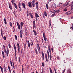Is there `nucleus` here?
Segmentation results:
<instances>
[{
  "label": "nucleus",
  "instance_id": "obj_52",
  "mask_svg": "<svg viewBox=\"0 0 73 73\" xmlns=\"http://www.w3.org/2000/svg\"><path fill=\"white\" fill-rule=\"evenodd\" d=\"M50 57V56L49 55V54H48V59H49V58Z\"/></svg>",
  "mask_w": 73,
  "mask_h": 73
},
{
  "label": "nucleus",
  "instance_id": "obj_6",
  "mask_svg": "<svg viewBox=\"0 0 73 73\" xmlns=\"http://www.w3.org/2000/svg\"><path fill=\"white\" fill-rule=\"evenodd\" d=\"M42 58H43V60L44 61V60L45 59V58L44 57V52H43V51L42 52Z\"/></svg>",
  "mask_w": 73,
  "mask_h": 73
},
{
  "label": "nucleus",
  "instance_id": "obj_50",
  "mask_svg": "<svg viewBox=\"0 0 73 73\" xmlns=\"http://www.w3.org/2000/svg\"><path fill=\"white\" fill-rule=\"evenodd\" d=\"M54 70L55 71V73H57V72H56V68H54Z\"/></svg>",
  "mask_w": 73,
  "mask_h": 73
},
{
  "label": "nucleus",
  "instance_id": "obj_46",
  "mask_svg": "<svg viewBox=\"0 0 73 73\" xmlns=\"http://www.w3.org/2000/svg\"><path fill=\"white\" fill-rule=\"evenodd\" d=\"M15 0H12L11 1V3H12V4H13L14 3H14V1Z\"/></svg>",
  "mask_w": 73,
  "mask_h": 73
},
{
  "label": "nucleus",
  "instance_id": "obj_58",
  "mask_svg": "<svg viewBox=\"0 0 73 73\" xmlns=\"http://www.w3.org/2000/svg\"><path fill=\"white\" fill-rule=\"evenodd\" d=\"M38 50V51L39 53H41V52H40V49H39V50Z\"/></svg>",
  "mask_w": 73,
  "mask_h": 73
},
{
  "label": "nucleus",
  "instance_id": "obj_35",
  "mask_svg": "<svg viewBox=\"0 0 73 73\" xmlns=\"http://www.w3.org/2000/svg\"><path fill=\"white\" fill-rule=\"evenodd\" d=\"M4 21H5V24H7V21H6V19L5 18L4 19Z\"/></svg>",
  "mask_w": 73,
  "mask_h": 73
},
{
  "label": "nucleus",
  "instance_id": "obj_38",
  "mask_svg": "<svg viewBox=\"0 0 73 73\" xmlns=\"http://www.w3.org/2000/svg\"><path fill=\"white\" fill-rule=\"evenodd\" d=\"M3 49H4V50H5V46H4V44L3 45Z\"/></svg>",
  "mask_w": 73,
  "mask_h": 73
},
{
  "label": "nucleus",
  "instance_id": "obj_20",
  "mask_svg": "<svg viewBox=\"0 0 73 73\" xmlns=\"http://www.w3.org/2000/svg\"><path fill=\"white\" fill-rule=\"evenodd\" d=\"M31 3H32L33 7H35V2H31Z\"/></svg>",
  "mask_w": 73,
  "mask_h": 73
},
{
  "label": "nucleus",
  "instance_id": "obj_8",
  "mask_svg": "<svg viewBox=\"0 0 73 73\" xmlns=\"http://www.w3.org/2000/svg\"><path fill=\"white\" fill-rule=\"evenodd\" d=\"M33 32L34 33V35L35 36H37V32L36 31L33 29Z\"/></svg>",
  "mask_w": 73,
  "mask_h": 73
},
{
  "label": "nucleus",
  "instance_id": "obj_2",
  "mask_svg": "<svg viewBox=\"0 0 73 73\" xmlns=\"http://www.w3.org/2000/svg\"><path fill=\"white\" fill-rule=\"evenodd\" d=\"M17 46H18V53H20V45H19V43H17Z\"/></svg>",
  "mask_w": 73,
  "mask_h": 73
},
{
  "label": "nucleus",
  "instance_id": "obj_32",
  "mask_svg": "<svg viewBox=\"0 0 73 73\" xmlns=\"http://www.w3.org/2000/svg\"><path fill=\"white\" fill-rule=\"evenodd\" d=\"M60 11V10H56L55 11V12L56 13H59Z\"/></svg>",
  "mask_w": 73,
  "mask_h": 73
},
{
  "label": "nucleus",
  "instance_id": "obj_60",
  "mask_svg": "<svg viewBox=\"0 0 73 73\" xmlns=\"http://www.w3.org/2000/svg\"><path fill=\"white\" fill-rule=\"evenodd\" d=\"M25 49H26V46H24V49L25 50Z\"/></svg>",
  "mask_w": 73,
  "mask_h": 73
},
{
  "label": "nucleus",
  "instance_id": "obj_59",
  "mask_svg": "<svg viewBox=\"0 0 73 73\" xmlns=\"http://www.w3.org/2000/svg\"><path fill=\"white\" fill-rule=\"evenodd\" d=\"M35 0H33L32 3H35Z\"/></svg>",
  "mask_w": 73,
  "mask_h": 73
},
{
  "label": "nucleus",
  "instance_id": "obj_31",
  "mask_svg": "<svg viewBox=\"0 0 73 73\" xmlns=\"http://www.w3.org/2000/svg\"><path fill=\"white\" fill-rule=\"evenodd\" d=\"M49 27H50V26L51 25V21H49Z\"/></svg>",
  "mask_w": 73,
  "mask_h": 73
},
{
  "label": "nucleus",
  "instance_id": "obj_64",
  "mask_svg": "<svg viewBox=\"0 0 73 73\" xmlns=\"http://www.w3.org/2000/svg\"><path fill=\"white\" fill-rule=\"evenodd\" d=\"M13 73H15V70H13Z\"/></svg>",
  "mask_w": 73,
  "mask_h": 73
},
{
  "label": "nucleus",
  "instance_id": "obj_41",
  "mask_svg": "<svg viewBox=\"0 0 73 73\" xmlns=\"http://www.w3.org/2000/svg\"><path fill=\"white\" fill-rule=\"evenodd\" d=\"M64 5H66V6H67V5H69V3H66L65 4H64Z\"/></svg>",
  "mask_w": 73,
  "mask_h": 73
},
{
  "label": "nucleus",
  "instance_id": "obj_56",
  "mask_svg": "<svg viewBox=\"0 0 73 73\" xmlns=\"http://www.w3.org/2000/svg\"><path fill=\"white\" fill-rule=\"evenodd\" d=\"M13 67H15V65L14 64V63H13Z\"/></svg>",
  "mask_w": 73,
  "mask_h": 73
},
{
  "label": "nucleus",
  "instance_id": "obj_4",
  "mask_svg": "<svg viewBox=\"0 0 73 73\" xmlns=\"http://www.w3.org/2000/svg\"><path fill=\"white\" fill-rule=\"evenodd\" d=\"M35 25H36V22H35V21L34 20V21H33V29H34V28H35Z\"/></svg>",
  "mask_w": 73,
  "mask_h": 73
},
{
  "label": "nucleus",
  "instance_id": "obj_22",
  "mask_svg": "<svg viewBox=\"0 0 73 73\" xmlns=\"http://www.w3.org/2000/svg\"><path fill=\"white\" fill-rule=\"evenodd\" d=\"M14 6L16 8V9H17V5H16V4L15 3H14Z\"/></svg>",
  "mask_w": 73,
  "mask_h": 73
},
{
  "label": "nucleus",
  "instance_id": "obj_24",
  "mask_svg": "<svg viewBox=\"0 0 73 73\" xmlns=\"http://www.w3.org/2000/svg\"><path fill=\"white\" fill-rule=\"evenodd\" d=\"M29 15L30 16H31V17L32 19H33V16L32 15V13H30L29 14Z\"/></svg>",
  "mask_w": 73,
  "mask_h": 73
},
{
  "label": "nucleus",
  "instance_id": "obj_28",
  "mask_svg": "<svg viewBox=\"0 0 73 73\" xmlns=\"http://www.w3.org/2000/svg\"><path fill=\"white\" fill-rule=\"evenodd\" d=\"M37 45L38 50L39 49H40V46H39V44H37Z\"/></svg>",
  "mask_w": 73,
  "mask_h": 73
},
{
  "label": "nucleus",
  "instance_id": "obj_3",
  "mask_svg": "<svg viewBox=\"0 0 73 73\" xmlns=\"http://www.w3.org/2000/svg\"><path fill=\"white\" fill-rule=\"evenodd\" d=\"M35 5L36 7L37 10L38 11V2H36L35 3Z\"/></svg>",
  "mask_w": 73,
  "mask_h": 73
},
{
  "label": "nucleus",
  "instance_id": "obj_42",
  "mask_svg": "<svg viewBox=\"0 0 73 73\" xmlns=\"http://www.w3.org/2000/svg\"><path fill=\"white\" fill-rule=\"evenodd\" d=\"M10 64H11V66L12 67H13V65L12 64V62H11V61H10Z\"/></svg>",
  "mask_w": 73,
  "mask_h": 73
},
{
  "label": "nucleus",
  "instance_id": "obj_21",
  "mask_svg": "<svg viewBox=\"0 0 73 73\" xmlns=\"http://www.w3.org/2000/svg\"><path fill=\"white\" fill-rule=\"evenodd\" d=\"M9 8L10 9H12V6H11V5H10L9 3Z\"/></svg>",
  "mask_w": 73,
  "mask_h": 73
},
{
  "label": "nucleus",
  "instance_id": "obj_14",
  "mask_svg": "<svg viewBox=\"0 0 73 73\" xmlns=\"http://www.w3.org/2000/svg\"><path fill=\"white\" fill-rule=\"evenodd\" d=\"M27 43H28V46H29V48H30V43H29V40L27 41Z\"/></svg>",
  "mask_w": 73,
  "mask_h": 73
},
{
  "label": "nucleus",
  "instance_id": "obj_1",
  "mask_svg": "<svg viewBox=\"0 0 73 73\" xmlns=\"http://www.w3.org/2000/svg\"><path fill=\"white\" fill-rule=\"evenodd\" d=\"M48 50L50 52V60H51L52 59V55H51V50H50V48H49V47H48Z\"/></svg>",
  "mask_w": 73,
  "mask_h": 73
},
{
  "label": "nucleus",
  "instance_id": "obj_27",
  "mask_svg": "<svg viewBox=\"0 0 73 73\" xmlns=\"http://www.w3.org/2000/svg\"><path fill=\"white\" fill-rule=\"evenodd\" d=\"M73 11L72 10V11H69L68 12V13L69 15H70V14H72V13H73Z\"/></svg>",
  "mask_w": 73,
  "mask_h": 73
},
{
  "label": "nucleus",
  "instance_id": "obj_34",
  "mask_svg": "<svg viewBox=\"0 0 73 73\" xmlns=\"http://www.w3.org/2000/svg\"><path fill=\"white\" fill-rule=\"evenodd\" d=\"M55 15H56V13L52 14V15L51 16V17H54V16Z\"/></svg>",
  "mask_w": 73,
  "mask_h": 73
},
{
  "label": "nucleus",
  "instance_id": "obj_16",
  "mask_svg": "<svg viewBox=\"0 0 73 73\" xmlns=\"http://www.w3.org/2000/svg\"><path fill=\"white\" fill-rule=\"evenodd\" d=\"M22 73H24V66L23 65H22Z\"/></svg>",
  "mask_w": 73,
  "mask_h": 73
},
{
  "label": "nucleus",
  "instance_id": "obj_15",
  "mask_svg": "<svg viewBox=\"0 0 73 73\" xmlns=\"http://www.w3.org/2000/svg\"><path fill=\"white\" fill-rule=\"evenodd\" d=\"M35 17H39V16H38V15L37 13H35Z\"/></svg>",
  "mask_w": 73,
  "mask_h": 73
},
{
  "label": "nucleus",
  "instance_id": "obj_39",
  "mask_svg": "<svg viewBox=\"0 0 73 73\" xmlns=\"http://www.w3.org/2000/svg\"><path fill=\"white\" fill-rule=\"evenodd\" d=\"M3 39H4V40H6L7 38H6V37L5 36H4Z\"/></svg>",
  "mask_w": 73,
  "mask_h": 73
},
{
  "label": "nucleus",
  "instance_id": "obj_48",
  "mask_svg": "<svg viewBox=\"0 0 73 73\" xmlns=\"http://www.w3.org/2000/svg\"><path fill=\"white\" fill-rule=\"evenodd\" d=\"M55 11H56L55 10H54L53 11H51V12H52V13H55Z\"/></svg>",
  "mask_w": 73,
  "mask_h": 73
},
{
  "label": "nucleus",
  "instance_id": "obj_10",
  "mask_svg": "<svg viewBox=\"0 0 73 73\" xmlns=\"http://www.w3.org/2000/svg\"><path fill=\"white\" fill-rule=\"evenodd\" d=\"M28 6L29 7H30V8H32V5H31V3L30 2H29L28 3Z\"/></svg>",
  "mask_w": 73,
  "mask_h": 73
},
{
  "label": "nucleus",
  "instance_id": "obj_7",
  "mask_svg": "<svg viewBox=\"0 0 73 73\" xmlns=\"http://www.w3.org/2000/svg\"><path fill=\"white\" fill-rule=\"evenodd\" d=\"M17 25L18 26V28L19 29H20V24L18 23V22H17Z\"/></svg>",
  "mask_w": 73,
  "mask_h": 73
},
{
  "label": "nucleus",
  "instance_id": "obj_19",
  "mask_svg": "<svg viewBox=\"0 0 73 73\" xmlns=\"http://www.w3.org/2000/svg\"><path fill=\"white\" fill-rule=\"evenodd\" d=\"M35 50L36 54H37H37H38V51H37V50L36 48H35Z\"/></svg>",
  "mask_w": 73,
  "mask_h": 73
},
{
  "label": "nucleus",
  "instance_id": "obj_23",
  "mask_svg": "<svg viewBox=\"0 0 73 73\" xmlns=\"http://www.w3.org/2000/svg\"><path fill=\"white\" fill-rule=\"evenodd\" d=\"M43 36L44 38H46V36H45V32H44L43 33Z\"/></svg>",
  "mask_w": 73,
  "mask_h": 73
},
{
  "label": "nucleus",
  "instance_id": "obj_9",
  "mask_svg": "<svg viewBox=\"0 0 73 73\" xmlns=\"http://www.w3.org/2000/svg\"><path fill=\"white\" fill-rule=\"evenodd\" d=\"M45 57L46 62H48V56H47L46 54H45Z\"/></svg>",
  "mask_w": 73,
  "mask_h": 73
},
{
  "label": "nucleus",
  "instance_id": "obj_25",
  "mask_svg": "<svg viewBox=\"0 0 73 73\" xmlns=\"http://www.w3.org/2000/svg\"><path fill=\"white\" fill-rule=\"evenodd\" d=\"M8 69L9 70V72H10V73H11V68H10V67L9 66H8Z\"/></svg>",
  "mask_w": 73,
  "mask_h": 73
},
{
  "label": "nucleus",
  "instance_id": "obj_17",
  "mask_svg": "<svg viewBox=\"0 0 73 73\" xmlns=\"http://www.w3.org/2000/svg\"><path fill=\"white\" fill-rule=\"evenodd\" d=\"M0 68L1 69V72L2 73H3V68L1 67V66H0Z\"/></svg>",
  "mask_w": 73,
  "mask_h": 73
},
{
  "label": "nucleus",
  "instance_id": "obj_45",
  "mask_svg": "<svg viewBox=\"0 0 73 73\" xmlns=\"http://www.w3.org/2000/svg\"><path fill=\"white\" fill-rule=\"evenodd\" d=\"M67 10H68V9L66 8H65L63 10L64 11H67Z\"/></svg>",
  "mask_w": 73,
  "mask_h": 73
},
{
  "label": "nucleus",
  "instance_id": "obj_44",
  "mask_svg": "<svg viewBox=\"0 0 73 73\" xmlns=\"http://www.w3.org/2000/svg\"><path fill=\"white\" fill-rule=\"evenodd\" d=\"M69 14V12H66L65 13V15H68Z\"/></svg>",
  "mask_w": 73,
  "mask_h": 73
},
{
  "label": "nucleus",
  "instance_id": "obj_29",
  "mask_svg": "<svg viewBox=\"0 0 73 73\" xmlns=\"http://www.w3.org/2000/svg\"><path fill=\"white\" fill-rule=\"evenodd\" d=\"M46 5L47 9H49V6H48V4H47V3H46Z\"/></svg>",
  "mask_w": 73,
  "mask_h": 73
},
{
  "label": "nucleus",
  "instance_id": "obj_63",
  "mask_svg": "<svg viewBox=\"0 0 73 73\" xmlns=\"http://www.w3.org/2000/svg\"><path fill=\"white\" fill-rule=\"evenodd\" d=\"M36 21H38L37 17H36Z\"/></svg>",
  "mask_w": 73,
  "mask_h": 73
},
{
  "label": "nucleus",
  "instance_id": "obj_57",
  "mask_svg": "<svg viewBox=\"0 0 73 73\" xmlns=\"http://www.w3.org/2000/svg\"><path fill=\"white\" fill-rule=\"evenodd\" d=\"M22 34H20V37L21 38H22Z\"/></svg>",
  "mask_w": 73,
  "mask_h": 73
},
{
  "label": "nucleus",
  "instance_id": "obj_30",
  "mask_svg": "<svg viewBox=\"0 0 73 73\" xmlns=\"http://www.w3.org/2000/svg\"><path fill=\"white\" fill-rule=\"evenodd\" d=\"M50 73H53V71L51 68H50Z\"/></svg>",
  "mask_w": 73,
  "mask_h": 73
},
{
  "label": "nucleus",
  "instance_id": "obj_55",
  "mask_svg": "<svg viewBox=\"0 0 73 73\" xmlns=\"http://www.w3.org/2000/svg\"><path fill=\"white\" fill-rule=\"evenodd\" d=\"M8 45L9 48H11V44H9Z\"/></svg>",
  "mask_w": 73,
  "mask_h": 73
},
{
  "label": "nucleus",
  "instance_id": "obj_12",
  "mask_svg": "<svg viewBox=\"0 0 73 73\" xmlns=\"http://www.w3.org/2000/svg\"><path fill=\"white\" fill-rule=\"evenodd\" d=\"M2 56L3 57V58H5V54H4V51H2Z\"/></svg>",
  "mask_w": 73,
  "mask_h": 73
},
{
  "label": "nucleus",
  "instance_id": "obj_5",
  "mask_svg": "<svg viewBox=\"0 0 73 73\" xmlns=\"http://www.w3.org/2000/svg\"><path fill=\"white\" fill-rule=\"evenodd\" d=\"M18 6L19 7V8H20L19 10L20 11H21V8L20 7H21V3H19V4H18Z\"/></svg>",
  "mask_w": 73,
  "mask_h": 73
},
{
  "label": "nucleus",
  "instance_id": "obj_11",
  "mask_svg": "<svg viewBox=\"0 0 73 73\" xmlns=\"http://www.w3.org/2000/svg\"><path fill=\"white\" fill-rule=\"evenodd\" d=\"M8 54H9V50H8V48L6 51V55L7 56H8Z\"/></svg>",
  "mask_w": 73,
  "mask_h": 73
},
{
  "label": "nucleus",
  "instance_id": "obj_62",
  "mask_svg": "<svg viewBox=\"0 0 73 73\" xmlns=\"http://www.w3.org/2000/svg\"><path fill=\"white\" fill-rule=\"evenodd\" d=\"M51 50L52 51V52H53V48H51Z\"/></svg>",
  "mask_w": 73,
  "mask_h": 73
},
{
  "label": "nucleus",
  "instance_id": "obj_51",
  "mask_svg": "<svg viewBox=\"0 0 73 73\" xmlns=\"http://www.w3.org/2000/svg\"><path fill=\"white\" fill-rule=\"evenodd\" d=\"M65 70H66V69H64V70L63 71L62 73H64V72H65Z\"/></svg>",
  "mask_w": 73,
  "mask_h": 73
},
{
  "label": "nucleus",
  "instance_id": "obj_61",
  "mask_svg": "<svg viewBox=\"0 0 73 73\" xmlns=\"http://www.w3.org/2000/svg\"><path fill=\"white\" fill-rule=\"evenodd\" d=\"M44 40L45 41V42H46V38H44Z\"/></svg>",
  "mask_w": 73,
  "mask_h": 73
},
{
  "label": "nucleus",
  "instance_id": "obj_33",
  "mask_svg": "<svg viewBox=\"0 0 73 73\" xmlns=\"http://www.w3.org/2000/svg\"><path fill=\"white\" fill-rule=\"evenodd\" d=\"M9 25H10V27H12V23L10 22Z\"/></svg>",
  "mask_w": 73,
  "mask_h": 73
},
{
  "label": "nucleus",
  "instance_id": "obj_40",
  "mask_svg": "<svg viewBox=\"0 0 73 73\" xmlns=\"http://www.w3.org/2000/svg\"><path fill=\"white\" fill-rule=\"evenodd\" d=\"M71 11H73V5H72L71 7Z\"/></svg>",
  "mask_w": 73,
  "mask_h": 73
},
{
  "label": "nucleus",
  "instance_id": "obj_26",
  "mask_svg": "<svg viewBox=\"0 0 73 73\" xmlns=\"http://www.w3.org/2000/svg\"><path fill=\"white\" fill-rule=\"evenodd\" d=\"M44 15L46 17L47 16V14H46V12L45 11H44Z\"/></svg>",
  "mask_w": 73,
  "mask_h": 73
},
{
  "label": "nucleus",
  "instance_id": "obj_18",
  "mask_svg": "<svg viewBox=\"0 0 73 73\" xmlns=\"http://www.w3.org/2000/svg\"><path fill=\"white\" fill-rule=\"evenodd\" d=\"M23 24H24V23L23 22H21V28H22L23 27Z\"/></svg>",
  "mask_w": 73,
  "mask_h": 73
},
{
  "label": "nucleus",
  "instance_id": "obj_47",
  "mask_svg": "<svg viewBox=\"0 0 73 73\" xmlns=\"http://www.w3.org/2000/svg\"><path fill=\"white\" fill-rule=\"evenodd\" d=\"M15 38L16 40H17V36H16V35H15Z\"/></svg>",
  "mask_w": 73,
  "mask_h": 73
},
{
  "label": "nucleus",
  "instance_id": "obj_54",
  "mask_svg": "<svg viewBox=\"0 0 73 73\" xmlns=\"http://www.w3.org/2000/svg\"><path fill=\"white\" fill-rule=\"evenodd\" d=\"M32 44H31V46H33V42H31Z\"/></svg>",
  "mask_w": 73,
  "mask_h": 73
},
{
  "label": "nucleus",
  "instance_id": "obj_49",
  "mask_svg": "<svg viewBox=\"0 0 73 73\" xmlns=\"http://www.w3.org/2000/svg\"><path fill=\"white\" fill-rule=\"evenodd\" d=\"M1 34H2L3 33V30H2V29H1Z\"/></svg>",
  "mask_w": 73,
  "mask_h": 73
},
{
  "label": "nucleus",
  "instance_id": "obj_43",
  "mask_svg": "<svg viewBox=\"0 0 73 73\" xmlns=\"http://www.w3.org/2000/svg\"><path fill=\"white\" fill-rule=\"evenodd\" d=\"M20 35H22V34H23V30H21V31H20Z\"/></svg>",
  "mask_w": 73,
  "mask_h": 73
},
{
  "label": "nucleus",
  "instance_id": "obj_37",
  "mask_svg": "<svg viewBox=\"0 0 73 73\" xmlns=\"http://www.w3.org/2000/svg\"><path fill=\"white\" fill-rule=\"evenodd\" d=\"M14 15H15V16L16 17H17V15H16V13L14 12L13 13Z\"/></svg>",
  "mask_w": 73,
  "mask_h": 73
},
{
  "label": "nucleus",
  "instance_id": "obj_53",
  "mask_svg": "<svg viewBox=\"0 0 73 73\" xmlns=\"http://www.w3.org/2000/svg\"><path fill=\"white\" fill-rule=\"evenodd\" d=\"M19 62H20V56L19 57Z\"/></svg>",
  "mask_w": 73,
  "mask_h": 73
},
{
  "label": "nucleus",
  "instance_id": "obj_13",
  "mask_svg": "<svg viewBox=\"0 0 73 73\" xmlns=\"http://www.w3.org/2000/svg\"><path fill=\"white\" fill-rule=\"evenodd\" d=\"M22 7L23 8L25 9V3H22Z\"/></svg>",
  "mask_w": 73,
  "mask_h": 73
},
{
  "label": "nucleus",
  "instance_id": "obj_36",
  "mask_svg": "<svg viewBox=\"0 0 73 73\" xmlns=\"http://www.w3.org/2000/svg\"><path fill=\"white\" fill-rule=\"evenodd\" d=\"M42 66H45V65L44 64V62L42 63Z\"/></svg>",
  "mask_w": 73,
  "mask_h": 73
}]
</instances>
